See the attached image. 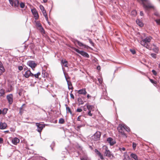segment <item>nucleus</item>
Instances as JSON below:
<instances>
[{"label":"nucleus","instance_id":"nucleus-13","mask_svg":"<svg viewBox=\"0 0 160 160\" xmlns=\"http://www.w3.org/2000/svg\"><path fill=\"white\" fill-rule=\"evenodd\" d=\"M7 99L10 104H12L13 102V97L12 94H10L7 95Z\"/></svg>","mask_w":160,"mask_h":160},{"label":"nucleus","instance_id":"nucleus-10","mask_svg":"<svg viewBox=\"0 0 160 160\" xmlns=\"http://www.w3.org/2000/svg\"><path fill=\"white\" fill-rule=\"evenodd\" d=\"M101 136V133L99 132H97L92 137V139L95 141L99 139Z\"/></svg>","mask_w":160,"mask_h":160},{"label":"nucleus","instance_id":"nucleus-47","mask_svg":"<svg viewBox=\"0 0 160 160\" xmlns=\"http://www.w3.org/2000/svg\"><path fill=\"white\" fill-rule=\"evenodd\" d=\"M18 69L19 70L21 71L23 70V67L22 66H19L18 67Z\"/></svg>","mask_w":160,"mask_h":160},{"label":"nucleus","instance_id":"nucleus-48","mask_svg":"<svg viewBox=\"0 0 160 160\" xmlns=\"http://www.w3.org/2000/svg\"><path fill=\"white\" fill-rule=\"evenodd\" d=\"M12 86H11L10 87V88L7 90V92H10L12 90Z\"/></svg>","mask_w":160,"mask_h":160},{"label":"nucleus","instance_id":"nucleus-24","mask_svg":"<svg viewBox=\"0 0 160 160\" xmlns=\"http://www.w3.org/2000/svg\"><path fill=\"white\" fill-rule=\"evenodd\" d=\"M61 62L62 65L65 67H68L67 65L68 62L66 60H62Z\"/></svg>","mask_w":160,"mask_h":160},{"label":"nucleus","instance_id":"nucleus-8","mask_svg":"<svg viewBox=\"0 0 160 160\" xmlns=\"http://www.w3.org/2000/svg\"><path fill=\"white\" fill-rule=\"evenodd\" d=\"M36 125L38 128L37 131L40 134L42 129L45 126L44 124L40 123H36Z\"/></svg>","mask_w":160,"mask_h":160},{"label":"nucleus","instance_id":"nucleus-34","mask_svg":"<svg viewBox=\"0 0 160 160\" xmlns=\"http://www.w3.org/2000/svg\"><path fill=\"white\" fill-rule=\"evenodd\" d=\"M78 102L79 104H83L84 103L83 101L81 98L78 99Z\"/></svg>","mask_w":160,"mask_h":160},{"label":"nucleus","instance_id":"nucleus-36","mask_svg":"<svg viewBox=\"0 0 160 160\" xmlns=\"http://www.w3.org/2000/svg\"><path fill=\"white\" fill-rule=\"evenodd\" d=\"M20 7L22 8H23L25 7V4L24 3L21 2L20 3Z\"/></svg>","mask_w":160,"mask_h":160},{"label":"nucleus","instance_id":"nucleus-18","mask_svg":"<svg viewBox=\"0 0 160 160\" xmlns=\"http://www.w3.org/2000/svg\"><path fill=\"white\" fill-rule=\"evenodd\" d=\"M19 139L17 138H15L12 140V142L14 145H17L19 142Z\"/></svg>","mask_w":160,"mask_h":160},{"label":"nucleus","instance_id":"nucleus-51","mask_svg":"<svg viewBox=\"0 0 160 160\" xmlns=\"http://www.w3.org/2000/svg\"><path fill=\"white\" fill-rule=\"evenodd\" d=\"M98 81H99L100 84H101L102 83V79H100V78H98Z\"/></svg>","mask_w":160,"mask_h":160},{"label":"nucleus","instance_id":"nucleus-57","mask_svg":"<svg viewBox=\"0 0 160 160\" xmlns=\"http://www.w3.org/2000/svg\"><path fill=\"white\" fill-rule=\"evenodd\" d=\"M81 160H87V158L86 157H83L81 158Z\"/></svg>","mask_w":160,"mask_h":160},{"label":"nucleus","instance_id":"nucleus-2","mask_svg":"<svg viewBox=\"0 0 160 160\" xmlns=\"http://www.w3.org/2000/svg\"><path fill=\"white\" fill-rule=\"evenodd\" d=\"M152 39V38L150 36H147L145 38H141V40L140 42L141 44L147 48L149 49L150 42Z\"/></svg>","mask_w":160,"mask_h":160},{"label":"nucleus","instance_id":"nucleus-59","mask_svg":"<svg viewBox=\"0 0 160 160\" xmlns=\"http://www.w3.org/2000/svg\"><path fill=\"white\" fill-rule=\"evenodd\" d=\"M81 116H79L77 118V120L78 121H81V118H80Z\"/></svg>","mask_w":160,"mask_h":160},{"label":"nucleus","instance_id":"nucleus-16","mask_svg":"<svg viewBox=\"0 0 160 160\" xmlns=\"http://www.w3.org/2000/svg\"><path fill=\"white\" fill-rule=\"evenodd\" d=\"M7 127V124L5 122H0V129H4L6 128Z\"/></svg>","mask_w":160,"mask_h":160},{"label":"nucleus","instance_id":"nucleus-62","mask_svg":"<svg viewBox=\"0 0 160 160\" xmlns=\"http://www.w3.org/2000/svg\"><path fill=\"white\" fill-rule=\"evenodd\" d=\"M91 97V96L90 95H89V94H88L87 95V97L88 98H89L90 97Z\"/></svg>","mask_w":160,"mask_h":160},{"label":"nucleus","instance_id":"nucleus-45","mask_svg":"<svg viewBox=\"0 0 160 160\" xmlns=\"http://www.w3.org/2000/svg\"><path fill=\"white\" fill-rule=\"evenodd\" d=\"M150 82L154 84H156V82L155 81H153L152 79H150Z\"/></svg>","mask_w":160,"mask_h":160},{"label":"nucleus","instance_id":"nucleus-20","mask_svg":"<svg viewBox=\"0 0 160 160\" xmlns=\"http://www.w3.org/2000/svg\"><path fill=\"white\" fill-rule=\"evenodd\" d=\"M42 12L43 13V15L44 16L47 21L48 22V23L49 24L50 22H49L48 21V15L47 14L46 11L45 10H44L43 11H42Z\"/></svg>","mask_w":160,"mask_h":160},{"label":"nucleus","instance_id":"nucleus-11","mask_svg":"<svg viewBox=\"0 0 160 160\" xmlns=\"http://www.w3.org/2000/svg\"><path fill=\"white\" fill-rule=\"evenodd\" d=\"M31 11L35 19V20L38 19L39 18V16L38 12L36 9L35 8H34L32 9Z\"/></svg>","mask_w":160,"mask_h":160},{"label":"nucleus","instance_id":"nucleus-33","mask_svg":"<svg viewBox=\"0 0 160 160\" xmlns=\"http://www.w3.org/2000/svg\"><path fill=\"white\" fill-rule=\"evenodd\" d=\"M64 122V120L62 118H61L59 121V123L60 124H63Z\"/></svg>","mask_w":160,"mask_h":160},{"label":"nucleus","instance_id":"nucleus-28","mask_svg":"<svg viewBox=\"0 0 160 160\" xmlns=\"http://www.w3.org/2000/svg\"><path fill=\"white\" fill-rule=\"evenodd\" d=\"M40 75V72H38L36 74H33V77H34L36 78H38V77Z\"/></svg>","mask_w":160,"mask_h":160},{"label":"nucleus","instance_id":"nucleus-4","mask_svg":"<svg viewBox=\"0 0 160 160\" xmlns=\"http://www.w3.org/2000/svg\"><path fill=\"white\" fill-rule=\"evenodd\" d=\"M102 149L104 150V153L105 156L111 158V157H113V155L108 149L107 146L104 145L103 146Z\"/></svg>","mask_w":160,"mask_h":160},{"label":"nucleus","instance_id":"nucleus-3","mask_svg":"<svg viewBox=\"0 0 160 160\" xmlns=\"http://www.w3.org/2000/svg\"><path fill=\"white\" fill-rule=\"evenodd\" d=\"M125 127V124H120L118 126V129L119 134H121L122 136V137L126 138L127 136L124 131Z\"/></svg>","mask_w":160,"mask_h":160},{"label":"nucleus","instance_id":"nucleus-49","mask_svg":"<svg viewBox=\"0 0 160 160\" xmlns=\"http://www.w3.org/2000/svg\"><path fill=\"white\" fill-rule=\"evenodd\" d=\"M88 40H89V42L92 44V46H93L94 43L92 41V40H91V39H89Z\"/></svg>","mask_w":160,"mask_h":160},{"label":"nucleus","instance_id":"nucleus-17","mask_svg":"<svg viewBox=\"0 0 160 160\" xmlns=\"http://www.w3.org/2000/svg\"><path fill=\"white\" fill-rule=\"evenodd\" d=\"M107 141L108 143H109L110 145H112L115 144V142L111 138H107Z\"/></svg>","mask_w":160,"mask_h":160},{"label":"nucleus","instance_id":"nucleus-25","mask_svg":"<svg viewBox=\"0 0 160 160\" xmlns=\"http://www.w3.org/2000/svg\"><path fill=\"white\" fill-rule=\"evenodd\" d=\"M42 76L44 78L47 77L48 76V73L46 72L45 71H42Z\"/></svg>","mask_w":160,"mask_h":160},{"label":"nucleus","instance_id":"nucleus-5","mask_svg":"<svg viewBox=\"0 0 160 160\" xmlns=\"http://www.w3.org/2000/svg\"><path fill=\"white\" fill-rule=\"evenodd\" d=\"M24 71H25L24 73L23 72H22L23 77L26 78H28L30 77H33V73H32L29 70L24 68Z\"/></svg>","mask_w":160,"mask_h":160},{"label":"nucleus","instance_id":"nucleus-30","mask_svg":"<svg viewBox=\"0 0 160 160\" xmlns=\"http://www.w3.org/2000/svg\"><path fill=\"white\" fill-rule=\"evenodd\" d=\"M82 126V125H78L76 128V129L78 131H80V128Z\"/></svg>","mask_w":160,"mask_h":160},{"label":"nucleus","instance_id":"nucleus-54","mask_svg":"<svg viewBox=\"0 0 160 160\" xmlns=\"http://www.w3.org/2000/svg\"><path fill=\"white\" fill-rule=\"evenodd\" d=\"M119 150L121 151H122V150L123 151H125V148H119Z\"/></svg>","mask_w":160,"mask_h":160},{"label":"nucleus","instance_id":"nucleus-61","mask_svg":"<svg viewBox=\"0 0 160 160\" xmlns=\"http://www.w3.org/2000/svg\"><path fill=\"white\" fill-rule=\"evenodd\" d=\"M143 12L142 11H141L140 12V15L141 16H143Z\"/></svg>","mask_w":160,"mask_h":160},{"label":"nucleus","instance_id":"nucleus-37","mask_svg":"<svg viewBox=\"0 0 160 160\" xmlns=\"http://www.w3.org/2000/svg\"><path fill=\"white\" fill-rule=\"evenodd\" d=\"M39 8H40V10L42 11H42H43L44 10H45L44 8L42 5H40V6H39Z\"/></svg>","mask_w":160,"mask_h":160},{"label":"nucleus","instance_id":"nucleus-38","mask_svg":"<svg viewBox=\"0 0 160 160\" xmlns=\"http://www.w3.org/2000/svg\"><path fill=\"white\" fill-rule=\"evenodd\" d=\"M124 130H125L128 132H129L130 130L129 128L125 125V127Z\"/></svg>","mask_w":160,"mask_h":160},{"label":"nucleus","instance_id":"nucleus-63","mask_svg":"<svg viewBox=\"0 0 160 160\" xmlns=\"http://www.w3.org/2000/svg\"><path fill=\"white\" fill-rule=\"evenodd\" d=\"M100 66H98L97 67V69L98 70H99L100 69Z\"/></svg>","mask_w":160,"mask_h":160},{"label":"nucleus","instance_id":"nucleus-14","mask_svg":"<svg viewBox=\"0 0 160 160\" xmlns=\"http://www.w3.org/2000/svg\"><path fill=\"white\" fill-rule=\"evenodd\" d=\"M78 93L80 94L85 95L86 94L87 92L86 90V89L83 88L78 90Z\"/></svg>","mask_w":160,"mask_h":160},{"label":"nucleus","instance_id":"nucleus-12","mask_svg":"<svg viewBox=\"0 0 160 160\" xmlns=\"http://www.w3.org/2000/svg\"><path fill=\"white\" fill-rule=\"evenodd\" d=\"M27 65L30 67L32 69L37 66L35 62L33 61H29L27 62Z\"/></svg>","mask_w":160,"mask_h":160},{"label":"nucleus","instance_id":"nucleus-9","mask_svg":"<svg viewBox=\"0 0 160 160\" xmlns=\"http://www.w3.org/2000/svg\"><path fill=\"white\" fill-rule=\"evenodd\" d=\"M9 2L12 6L15 8L18 7L19 4V2L18 0H9Z\"/></svg>","mask_w":160,"mask_h":160},{"label":"nucleus","instance_id":"nucleus-21","mask_svg":"<svg viewBox=\"0 0 160 160\" xmlns=\"http://www.w3.org/2000/svg\"><path fill=\"white\" fill-rule=\"evenodd\" d=\"M87 107L88 111H91L94 110V106L93 105H87Z\"/></svg>","mask_w":160,"mask_h":160},{"label":"nucleus","instance_id":"nucleus-19","mask_svg":"<svg viewBox=\"0 0 160 160\" xmlns=\"http://www.w3.org/2000/svg\"><path fill=\"white\" fill-rule=\"evenodd\" d=\"M67 83H68V89H69V90L71 89L72 90V91L73 88L72 86V85L71 82L70 81H69L68 80H67Z\"/></svg>","mask_w":160,"mask_h":160},{"label":"nucleus","instance_id":"nucleus-7","mask_svg":"<svg viewBox=\"0 0 160 160\" xmlns=\"http://www.w3.org/2000/svg\"><path fill=\"white\" fill-rule=\"evenodd\" d=\"M35 22L36 23V25L37 27V28L42 33H44V30L40 22L38 21H35Z\"/></svg>","mask_w":160,"mask_h":160},{"label":"nucleus","instance_id":"nucleus-60","mask_svg":"<svg viewBox=\"0 0 160 160\" xmlns=\"http://www.w3.org/2000/svg\"><path fill=\"white\" fill-rule=\"evenodd\" d=\"M154 51L156 52H158V49L157 48H155L154 50Z\"/></svg>","mask_w":160,"mask_h":160},{"label":"nucleus","instance_id":"nucleus-27","mask_svg":"<svg viewBox=\"0 0 160 160\" xmlns=\"http://www.w3.org/2000/svg\"><path fill=\"white\" fill-rule=\"evenodd\" d=\"M5 94L4 90L3 89H1L0 90V96H3Z\"/></svg>","mask_w":160,"mask_h":160},{"label":"nucleus","instance_id":"nucleus-26","mask_svg":"<svg viewBox=\"0 0 160 160\" xmlns=\"http://www.w3.org/2000/svg\"><path fill=\"white\" fill-rule=\"evenodd\" d=\"M0 70L2 72L5 71V69L3 66L2 62L0 61Z\"/></svg>","mask_w":160,"mask_h":160},{"label":"nucleus","instance_id":"nucleus-50","mask_svg":"<svg viewBox=\"0 0 160 160\" xmlns=\"http://www.w3.org/2000/svg\"><path fill=\"white\" fill-rule=\"evenodd\" d=\"M152 72L153 74L154 75H157V72H156V71L155 70H153L152 71Z\"/></svg>","mask_w":160,"mask_h":160},{"label":"nucleus","instance_id":"nucleus-31","mask_svg":"<svg viewBox=\"0 0 160 160\" xmlns=\"http://www.w3.org/2000/svg\"><path fill=\"white\" fill-rule=\"evenodd\" d=\"M8 110V109L7 108H4L2 110V114L3 115L5 114Z\"/></svg>","mask_w":160,"mask_h":160},{"label":"nucleus","instance_id":"nucleus-39","mask_svg":"<svg viewBox=\"0 0 160 160\" xmlns=\"http://www.w3.org/2000/svg\"><path fill=\"white\" fill-rule=\"evenodd\" d=\"M72 91L71 92V93H70V97L71 98H72V99H74V97L72 93Z\"/></svg>","mask_w":160,"mask_h":160},{"label":"nucleus","instance_id":"nucleus-55","mask_svg":"<svg viewBox=\"0 0 160 160\" xmlns=\"http://www.w3.org/2000/svg\"><path fill=\"white\" fill-rule=\"evenodd\" d=\"M88 115L90 116H92V114L91 113V111H88Z\"/></svg>","mask_w":160,"mask_h":160},{"label":"nucleus","instance_id":"nucleus-46","mask_svg":"<svg viewBox=\"0 0 160 160\" xmlns=\"http://www.w3.org/2000/svg\"><path fill=\"white\" fill-rule=\"evenodd\" d=\"M130 51L133 54H135L136 53L135 50L134 49H130Z\"/></svg>","mask_w":160,"mask_h":160},{"label":"nucleus","instance_id":"nucleus-52","mask_svg":"<svg viewBox=\"0 0 160 160\" xmlns=\"http://www.w3.org/2000/svg\"><path fill=\"white\" fill-rule=\"evenodd\" d=\"M82 111V110L81 108H78L77 109V111L78 112H81Z\"/></svg>","mask_w":160,"mask_h":160},{"label":"nucleus","instance_id":"nucleus-40","mask_svg":"<svg viewBox=\"0 0 160 160\" xmlns=\"http://www.w3.org/2000/svg\"><path fill=\"white\" fill-rule=\"evenodd\" d=\"M136 146H137V145L134 142H133L132 143V147H133V148L134 150H135V149L136 148Z\"/></svg>","mask_w":160,"mask_h":160},{"label":"nucleus","instance_id":"nucleus-44","mask_svg":"<svg viewBox=\"0 0 160 160\" xmlns=\"http://www.w3.org/2000/svg\"><path fill=\"white\" fill-rule=\"evenodd\" d=\"M24 105V104H23L22 105V107L20 108V111L19 112V113H20L21 114H22V111H23V110H22V107Z\"/></svg>","mask_w":160,"mask_h":160},{"label":"nucleus","instance_id":"nucleus-58","mask_svg":"<svg viewBox=\"0 0 160 160\" xmlns=\"http://www.w3.org/2000/svg\"><path fill=\"white\" fill-rule=\"evenodd\" d=\"M65 77L66 81H67V80H68V79H69V77H67L66 76V75L65 74Z\"/></svg>","mask_w":160,"mask_h":160},{"label":"nucleus","instance_id":"nucleus-6","mask_svg":"<svg viewBox=\"0 0 160 160\" xmlns=\"http://www.w3.org/2000/svg\"><path fill=\"white\" fill-rule=\"evenodd\" d=\"M73 49L74 50L76 51V52H77L78 53L80 54H81L82 55V56H83L84 57H86L87 58H88L89 57V55L87 53L83 51H80L78 49H77L75 48H73Z\"/></svg>","mask_w":160,"mask_h":160},{"label":"nucleus","instance_id":"nucleus-29","mask_svg":"<svg viewBox=\"0 0 160 160\" xmlns=\"http://www.w3.org/2000/svg\"><path fill=\"white\" fill-rule=\"evenodd\" d=\"M66 108L67 113H70L71 114H72V112L70 108L68 107H66Z\"/></svg>","mask_w":160,"mask_h":160},{"label":"nucleus","instance_id":"nucleus-53","mask_svg":"<svg viewBox=\"0 0 160 160\" xmlns=\"http://www.w3.org/2000/svg\"><path fill=\"white\" fill-rule=\"evenodd\" d=\"M99 156L100 157L101 159L103 160L104 159V158H103L102 155L101 154L100 155H99Z\"/></svg>","mask_w":160,"mask_h":160},{"label":"nucleus","instance_id":"nucleus-23","mask_svg":"<svg viewBox=\"0 0 160 160\" xmlns=\"http://www.w3.org/2000/svg\"><path fill=\"white\" fill-rule=\"evenodd\" d=\"M130 156L135 160H137L138 159V156L135 154L132 153L130 155Z\"/></svg>","mask_w":160,"mask_h":160},{"label":"nucleus","instance_id":"nucleus-1","mask_svg":"<svg viewBox=\"0 0 160 160\" xmlns=\"http://www.w3.org/2000/svg\"><path fill=\"white\" fill-rule=\"evenodd\" d=\"M140 3L142 4L146 12H148L151 9H154V7L149 0H137Z\"/></svg>","mask_w":160,"mask_h":160},{"label":"nucleus","instance_id":"nucleus-43","mask_svg":"<svg viewBox=\"0 0 160 160\" xmlns=\"http://www.w3.org/2000/svg\"><path fill=\"white\" fill-rule=\"evenodd\" d=\"M151 56L154 58H156V55L155 53H151Z\"/></svg>","mask_w":160,"mask_h":160},{"label":"nucleus","instance_id":"nucleus-41","mask_svg":"<svg viewBox=\"0 0 160 160\" xmlns=\"http://www.w3.org/2000/svg\"><path fill=\"white\" fill-rule=\"evenodd\" d=\"M154 15L157 16L159 17H160L159 14L157 12H155L154 13Z\"/></svg>","mask_w":160,"mask_h":160},{"label":"nucleus","instance_id":"nucleus-64","mask_svg":"<svg viewBox=\"0 0 160 160\" xmlns=\"http://www.w3.org/2000/svg\"><path fill=\"white\" fill-rule=\"evenodd\" d=\"M18 94L20 96H22V93L21 92H19Z\"/></svg>","mask_w":160,"mask_h":160},{"label":"nucleus","instance_id":"nucleus-42","mask_svg":"<svg viewBox=\"0 0 160 160\" xmlns=\"http://www.w3.org/2000/svg\"><path fill=\"white\" fill-rule=\"evenodd\" d=\"M156 22V23L160 25V19H156L155 20Z\"/></svg>","mask_w":160,"mask_h":160},{"label":"nucleus","instance_id":"nucleus-32","mask_svg":"<svg viewBox=\"0 0 160 160\" xmlns=\"http://www.w3.org/2000/svg\"><path fill=\"white\" fill-rule=\"evenodd\" d=\"M131 14L133 15V16H135L137 15V12L135 10H133L131 12Z\"/></svg>","mask_w":160,"mask_h":160},{"label":"nucleus","instance_id":"nucleus-35","mask_svg":"<svg viewBox=\"0 0 160 160\" xmlns=\"http://www.w3.org/2000/svg\"><path fill=\"white\" fill-rule=\"evenodd\" d=\"M95 152L98 156L101 154L100 152H99L97 149H95Z\"/></svg>","mask_w":160,"mask_h":160},{"label":"nucleus","instance_id":"nucleus-15","mask_svg":"<svg viewBox=\"0 0 160 160\" xmlns=\"http://www.w3.org/2000/svg\"><path fill=\"white\" fill-rule=\"evenodd\" d=\"M76 42L78 43V45L80 47H83L84 48H89V47L88 46L80 42L78 40H76Z\"/></svg>","mask_w":160,"mask_h":160},{"label":"nucleus","instance_id":"nucleus-56","mask_svg":"<svg viewBox=\"0 0 160 160\" xmlns=\"http://www.w3.org/2000/svg\"><path fill=\"white\" fill-rule=\"evenodd\" d=\"M3 142V139L2 138H0V143H2Z\"/></svg>","mask_w":160,"mask_h":160},{"label":"nucleus","instance_id":"nucleus-22","mask_svg":"<svg viewBox=\"0 0 160 160\" xmlns=\"http://www.w3.org/2000/svg\"><path fill=\"white\" fill-rule=\"evenodd\" d=\"M136 22L137 24H138L140 27H142L143 26V24L140 20L138 19L136 20Z\"/></svg>","mask_w":160,"mask_h":160}]
</instances>
